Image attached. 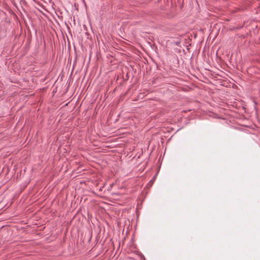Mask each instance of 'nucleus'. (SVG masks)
<instances>
[{"label":"nucleus","mask_w":260,"mask_h":260,"mask_svg":"<svg viewBox=\"0 0 260 260\" xmlns=\"http://www.w3.org/2000/svg\"><path fill=\"white\" fill-rule=\"evenodd\" d=\"M179 43H180V42H179V41H178V42H176V44L177 45H179Z\"/></svg>","instance_id":"f257e3e1"},{"label":"nucleus","mask_w":260,"mask_h":260,"mask_svg":"<svg viewBox=\"0 0 260 260\" xmlns=\"http://www.w3.org/2000/svg\"><path fill=\"white\" fill-rule=\"evenodd\" d=\"M156 175H157V174H156V175L154 176L153 179H155V178H156Z\"/></svg>","instance_id":"f03ea898"},{"label":"nucleus","mask_w":260,"mask_h":260,"mask_svg":"<svg viewBox=\"0 0 260 260\" xmlns=\"http://www.w3.org/2000/svg\"><path fill=\"white\" fill-rule=\"evenodd\" d=\"M154 180V179H153H153L150 181V182H151V181H153Z\"/></svg>","instance_id":"7ed1b4c3"}]
</instances>
